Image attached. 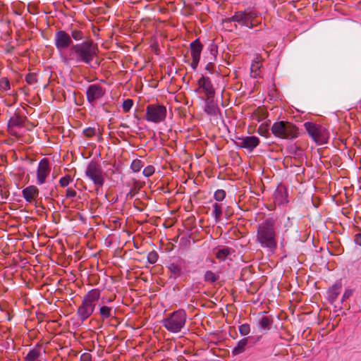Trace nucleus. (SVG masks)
I'll use <instances>...</instances> for the list:
<instances>
[{
	"label": "nucleus",
	"instance_id": "nucleus-1",
	"mask_svg": "<svg viewBox=\"0 0 361 361\" xmlns=\"http://www.w3.org/2000/svg\"><path fill=\"white\" fill-rule=\"evenodd\" d=\"M98 47L92 40H87L71 47L66 54H61V60L66 65L71 62L90 64L97 56Z\"/></svg>",
	"mask_w": 361,
	"mask_h": 361
},
{
	"label": "nucleus",
	"instance_id": "nucleus-2",
	"mask_svg": "<svg viewBox=\"0 0 361 361\" xmlns=\"http://www.w3.org/2000/svg\"><path fill=\"white\" fill-rule=\"evenodd\" d=\"M275 224L274 219L267 218L258 225L257 230V240L261 247L268 249L271 252H274L277 247Z\"/></svg>",
	"mask_w": 361,
	"mask_h": 361
},
{
	"label": "nucleus",
	"instance_id": "nucleus-3",
	"mask_svg": "<svg viewBox=\"0 0 361 361\" xmlns=\"http://www.w3.org/2000/svg\"><path fill=\"white\" fill-rule=\"evenodd\" d=\"M100 297L101 291L97 288L92 289L82 297L77 310V316L81 322L85 321L93 314Z\"/></svg>",
	"mask_w": 361,
	"mask_h": 361
},
{
	"label": "nucleus",
	"instance_id": "nucleus-4",
	"mask_svg": "<svg viewBox=\"0 0 361 361\" xmlns=\"http://www.w3.org/2000/svg\"><path fill=\"white\" fill-rule=\"evenodd\" d=\"M273 135L281 139L293 140L298 137L299 129L293 123L288 121L275 122L271 128Z\"/></svg>",
	"mask_w": 361,
	"mask_h": 361
},
{
	"label": "nucleus",
	"instance_id": "nucleus-5",
	"mask_svg": "<svg viewBox=\"0 0 361 361\" xmlns=\"http://www.w3.org/2000/svg\"><path fill=\"white\" fill-rule=\"evenodd\" d=\"M186 317L187 315L184 310H176L162 321L163 326L171 333H178L184 327Z\"/></svg>",
	"mask_w": 361,
	"mask_h": 361
},
{
	"label": "nucleus",
	"instance_id": "nucleus-6",
	"mask_svg": "<svg viewBox=\"0 0 361 361\" xmlns=\"http://www.w3.org/2000/svg\"><path fill=\"white\" fill-rule=\"evenodd\" d=\"M86 176L93 182L96 190L102 188L105 181V173L101 165L97 161H91L85 170Z\"/></svg>",
	"mask_w": 361,
	"mask_h": 361
},
{
	"label": "nucleus",
	"instance_id": "nucleus-7",
	"mask_svg": "<svg viewBox=\"0 0 361 361\" xmlns=\"http://www.w3.org/2000/svg\"><path fill=\"white\" fill-rule=\"evenodd\" d=\"M304 126L317 144L323 145L328 142L329 133L324 127L312 122L305 123Z\"/></svg>",
	"mask_w": 361,
	"mask_h": 361
},
{
	"label": "nucleus",
	"instance_id": "nucleus-8",
	"mask_svg": "<svg viewBox=\"0 0 361 361\" xmlns=\"http://www.w3.org/2000/svg\"><path fill=\"white\" fill-rule=\"evenodd\" d=\"M166 113V108L164 105L149 104L146 108L145 119L149 122L159 123L165 121Z\"/></svg>",
	"mask_w": 361,
	"mask_h": 361
},
{
	"label": "nucleus",
	"instance_id": "nucleus-9",
	"mask_svg": "<svg viewBox=\"0 0 361 361\" xmlns=\"http://www.w3.org/2000/svg\"><path fill=\"white\" fill-rule=\"evenodd\" d=\"M54 45L60 51L71 48L73 44L70 34L62 30L56 31L54 35Z\"/></svg>",
	"mask_w": 361,
	"mask_h": 361
},
{
	"label": "nucleus",
	"instance_id": "nucleus-10",
	"mask_svg": "<svg viewBox=\"0 0 361 361\" xmlns=\"http://www.w3.org/2000/svg\"><path fill=\"white\" fill-rule=\"evenodd\" d=\"M235 142L238 147L245 148L252 152L259 145L260 141L257 136L251 135L238 137Z\"/></svg>",
	"mask_w": 361,
	"mask_h": 361
},
{
	"label": "nucleus",
	"instance_id": "nucleus-11",
	"mask_svg": "<svg viewBox=\"0 0 361 361\" xmlns=\"http://www.w3.org/2000/svg\"><path fill=\"white\" fill-rule=\"evenodd\" d=\"M51 167L49 161L47 158L42 159L37 169V183L38 185H42L45 183L46 178L49 175Z\"/></svg>",
	"mask_w": 361,
	"mask_h": 361
},
{
	"label": "nucleus",
	"instance_id": "nucleus-12",
	"mask_svg": "<svg viewBox=\"0 0 361 361\" xmlns=\"http://www.w3.org/2000/svg\"><path fill=\"white\" fill-rule=\"evenodd\" d=\"M27 118L18 114H14L8 121V131L11 135L18 137L20 135L17 128H22L25 126Z\"/></svg>",
	"mask_w": 361,
	"mask_h": 361
},
{
	"label": "nucleus",
	"instance_id": "nucleus-13",
	"mask_svg": "<svg viewBox=\"0 0 361 361\" xmlns=\"http://www.w3.org/2000/svg\"><path fill=\"white\" fill-rule=\"evenodd\" d=\"M190 47L192 57L191 67L193 70H195L200 60L203 45L200 42V39H197L190 43Z\"/></svg>",
	"mask_w": 361,
	"mask_h": 361
},
{
	"label": "nucleus",
	"instance_id": "nucleus-14",
	"mask_svg": "<svg viewBox=\"0 0 361 361\" xmlns=\"http://www.w3.org/2000/svg\"><path fill=\"white\" fill-rule=\"evenodd\" d=\"M104 94L105 91L100 85L93 84L87 90V99L88 102L93 104L97 99H101Z\"/></svg>",
	"mask_w": 361,
	"mask_h": 361
},
{
	"label": "nucleus",
	"instance_id": "nucleus-15",
	"mask_svg": "<svg viewBox=\"0 0 361 361\" xmlns=\"http://www.w3.org/2000/svg\"><path fill=\"white\" fill-rule=\"evenodd\" d=\"M274 202L279 205L288 203V192L284 185H280L274 192Z\"/></svg>",
	"mask_w": 361,
	"mask_h": 361
},
{
	"label": "nucleus",
	"instance_id": "nucleus-16",
	"mask_svg": "<svg viewBox=\"0 0 361 361\" xmlns=\"http://www.w3.org/2000/svg\"><path fill=\"white\" fill-rule=\"evenodd\" d=\"M214 97H207L205 101L204 111L210 116H216L220 114L218 104L214 101Z\"/></svg>",
	"mask_w": 361,
	"mask_h": 361
},
{
	"label": "nucleus",
	"instance_id": "nucleus-17",
	"mask_svg": "<svg viewBox=\"0 0 361 361\" xmlns=\"http://www.w3.org/2000/svg\"><path fill=\"white\" fill-rule=\"evenodd\" d=\"M198 85L204 90L207 97H214L215 91L209 78L201 77L198 80Z\"/></svg>",
	"mask_w": 361,
	"mask_h": 361
},
{
	"label": "nucleus",
	"instance_id": "nucleus-18",
	"mask_svg": "<svg viewBox=\"0 0 361 361\" xmlns=\"http://www.w3.org/2000/svg\"><path fill=\"white\" fill-rule=\"evenodd\" d=\"M23 197L27 202H32L39 195V190L35 185H29L22 191Z\"/></svg>",
	"mask_w": 361,
	"mask_h": 361
},
{
	"label": "nucleus",
	"instance_id": "nucleus-19",
	"mask_svg": "<svg viewBox=\"0 0 361 361\" xmlns=\"http://www.w3.org/2000/svg\"><path fill=\"white\" fill-rule=\"evenodd\" d=\"M182 264H183V260L180 259V260H178V262L171 263L168 266V269H169L170 273H171V276H170L171 278L173 277L174 279H176V278L180 276V275L182 274V271H183Z\"/></svg>",
	"mask_w": 361,
	"mask_h": 361
},
{
	"label": "nucleus",
	"instance_id": "nucleus-20",
	"mask_svg": "<svg viewBox=\"0 0 361 361\" xmlns=\"http://www.w3.org/2000/svg\"><path fill=\"white\" fill-rule=\"evenodd\" d=\"M248 343V338H244L240 340L236 346L233 348L232 353L233 355H238L245 351L246 346Z\"/></svg>",
	"mask_w": 361,
	"mask_h": 361
},
{
	"label": "nucleus",
	"instance_id": "nucleus-21",
	"mask_svg": "<svg viewBox=\"0 0 361 361\" xmlns=\"http://www.w3.org/2000/svg\"><path fill=\"white\" fill-rule=\"evenodd\" d=\"M230 21L238 22L243 25L247 27L248 21L246 20V12L245 11H238L236 12L231 18H229Z\"/></svg>",
	"mask_w": 361,
	"mask_h": 361
},
{
	"label": "nucleus",
	"instance_id": "nucleus-22",
	"mask_svg": "<svg viewBox=\"0 0 361 361\" xmlns=\"http://www.w3.org/2000/svg\"><path fill=\"white\" fill-rule=\"evenodd\" d=\"M41 355L39 347L31 349L25 357V361H39V357Z\"/></svg>",
	"mask_w": 361,
	"mask_h": 361
},
{
	"label": "nucleus",
	"instance_id": "nucleus-23",
	"mask_svg": "<svg viewBox=\"0 0 361 361\" xmlns=\"http://www.w3.org/2000/svg\"><path fill=\"white\" fill-rule=\"evenodd\" d=\"M100 319L104 321L112 317V307L107 305H101L99 310Z\"/></svg>",
	"mask_w": 361,
	"mask_h": 361
},
{
	"label": "nucleus",
	"instance_id": "nucleus-24",
	"mask_svg": "<svg viewBox=\"0 0 361 361\" xmlns=\"http://www.w3.org/2000/svg\"><path fill=\"white\" fill-rule=\"evenodd\" d=\"M261 66L262 63L258 59L252 62L250 67L252 77L257 78L259 75Z\"/></svg>",
	"mask_w": 361,
	"mask_h": 361
},
{
	"label": "nucleus",
	"instance_id": "nucleus-25",
	"mask_svg": "<svg viewBox=\"0 0 361 361\" xmlns=\"http://www.w3.org/2000/svg\"><path fill=\"white\" fill-rule=\"evenodd\" d=\"M246 12V20L248 21V25L247 27L252 28L256 25L257 23L255 22V18L257 17V13L253 11H248Z\"/></svg>",
	"mask_w": 361,
	"mask_h": 361
},
{
	"label": "nucleus",
	"instance_id": "nucleus-26",
	"mask_svg": "<svg viewBox=\"0 0 361 361\" xmlns=\"http://www.w3.org/2000/svg\"><path fill=\"white\" fill-rule=\"evenodd\" d=\"M212 215L216 221H219L222 215L221 205L218 203H214L213 205Z\"/></svg>",
	"mask_w": 361,
	"mask_h": 361
},
{
	"label": "nucleus",
	"instance_id": "nucleus-27",
	"mask_svg": "<svg viewBox=\"0 0 361 361\" xmlns=\"http://www.w3.org/2000/svg\"><path fill=\"white\" fill-rule=\"evenodd\" d=\"M231 253V248L224 247L222 249H219L216 252V257L221 260H224L227 256H228Z\"/></svg>",
	"mask_w": 361,
	"mask_h": 361
},
{
	"label": "nucleus",
	"instance_id": "nucleus-28",
	"mask_svg": "<svg viewBox=\"0 0 361 361\" xmlns=\"http://www.w3.org/2000/svg\"><path fill=\"white\" fill-rule=\"evenodd\" d=\"M219 279V276L212 271H207L204 276V279L205 281L214 283L216 281Z\"/></svg>",
	"mask_w": 361,
	"mask_h": 361
},
{
	"label": "nucleus",
	"instance_id": "nucleus-29",
	"mask_svg": "<svg viewBox=\"0 0 361 361\" xmlns=\"http://www.w3.org/2000/svg\"><path fill=\"white\" fill-rule=\"evenodd\" d=\"M271 320L268 317H262L259 321V327L264 330H269Z\"/></svg>",
	"mask_w": 361,
	"mask_h": 361
},
{
	"label": "nucleus",
	"instance_id": "nucleus-30",
	"mask_svg": "<svg viewBox=\"0 0 361 361\" xmlns=\"http://www.w3.org/2000/svg\"><path fill=\"white\" fill-rule=\"evenodd\" d=\"M70 36L75 41L81 40L84 37L82 32L77 29H71Z\"/></svg>",
	"mask_w": 361,
	"mask_h": 361
},
{
	"label": "nucleus",
	"instance_id": "nucleus-31",
	"mask_svg": "<svg viewBox=\"0 0 361 361\" xmlns=\"http://www.w3.org/2000/svg\"><path fill=\"white\" fill-rule=\"evenodd\" d=\"M98 129L96 128L88 127L83 130V135L87 138H91L96 135Z\"/></svg>",
	"mask_w": 361,
	"mask_h": 361
},
{
	"label": "nucleus",
	"instance_id": "nucleus-32",
	"mask_svg": "<svg viewBox=\"0 0 361 361\" xmlns=\"http://www.w3.org/2000/svg\"><path fill=\"white\" fill-rule=\"evenodd\" d=\"M143 167V164L140 159H135L132 161L130 164V169L133 172H138Z\"/></svg>",
	"mask_w": 361,
	"mask_h": 361
},
{
	"label": "nucleus",
	"instance_id": "nucleus-33",
	"mask_svg": "<svg viewBox=\"0 0 361 361\" xmlns=\"http://www.w3.org/2000/svg\"><path fill=\"white\" fill-rule=\"evenodd\" d=\"M73 181V178L70 175H66L65 176L62 177L59 180V185L65 188L68 186L71 182Z\"/></svg>",
	"mask_w": 361,
	"mask_h": 361
},
{
	"label": "nucleus",
	"instance_id": "nucleus-34",
	"mask_svg": "<svg viewBox=\"0 0 361 361\" xmlns=\"http://www.w3.org/2000/svg\"><path fill=\"white\" fill-rule=\"evenodd\" d=\"M158 257L157 252L156 251H152L147 255V262L152 264H155L157 262Z\"/></svg>",
	"mask_w": 361,
	"mask_h": 361
},
{
	"label": "nucleus",
	"instance_id": "nucleus-35",
	"mask_svg": "<svg viewBox=\"0 0 361 361\" xmlns=\"http://www.w3.org/2000/svg\"><path fill=\"white\" fill-rule=\"evenodd\" d=\"M250 327L248 324H243L239 326V332L242 336H247L250 334Z\"/></svg>",
	"mask_w": 361,
	"mask_h": 361
},
{
	"label": "nucleus",
	"instance_id": "nucleus-36",
	"mask_svg": "<svg viewBox=\"0 0 361 361\" xmlns=\"http://www.w3.org/2000/svg\"><path fill=\"white\" fill-rule=\"evenodd\" d=\"M133 105L132 99H128L123 102L122 108L125 113L128 112Z\"/></svg>",
	"mask_w": 361,
	"mask_h": 361
},
{
	"label": "nucleus",
	"instance_id": "nucleus-37",
	"mask_svg": "<svg viewBox=\"0 0 361 361\" xmlns=\"http://www.w3.org/2000/svg\"><path fill=\"white\" fill-rule=\"evenodd\" d=\"M226 197V192L224 190H217L214 195L216 201H222Z\"/></svg>",
	"mask_w": 361,
	"mask_h": 361
},
{
	"label": "nucleus",
	"instance_id": "nucleus-38",
	"mask_svg": "<svg viewBox=\"0 0 361 361\" xmlns=\"http://www.w3.org/2000/svg\"><path fill=\"white\" fill-rule=\"evenodd\" d=\"M0 88L3 90H8L10 89V82L8 78H4L0 80Z\"/></svg>",
	"mask_w": 361,
	"mask_h": 361
},
{
	"label": "nucleus",
	"instance_id": "nucleus-39",
	"mask_svg": "<svg viewBox=\"0 0 361 361\" xmlns=\"http://www.w3.org/2000/svg\"><path fill=\"white\" fill-rule=\"evenodd\" d=\"M154 167L152 165H149L144 169L142 173L145 176L149 177L154 173Z\"/></svg>",
	"mask_w": 361,
	"mask_h": 361
},
{
	"label": "nucleus",
	"instance_id": "nucleus-40",
	"mask_svg": "<svg viewBox=\"0 0 361 361\" xmlns=\"http://www.w3.org/2000/svg\"><path fill=\"white\" fill-rule=\"evenodd\" d=\"M340 290H341V286L340 285H334L332 286L331 288V294H332V297L334 298H336L338 295L340 293Z\"/></svg>",
	"mask_w": 361,
	"mask_h": 361
},
{
	"label": "nucleus",
	"instance_id": "nucleus-41",
	"mask_svg": "<svg viewBox=\"0 0 361 361\" xmlns=\"http://www.w3.org/2000/svg\"><path fill=\"white\" fill-rule=\"evenodd\" d=\"M25 80L29 85L34 84L37 82L35 76L32 74H27L25 77Z\"/></svg>",
	"mask_w": 361,
	"mask_h": 361
},
{
	"label": "nucleus",
	"instance_id": "nucleus-42",
	"mask_svg": "<svg viewBox=\"0 0 361 361\" xmlns=\"http://www.w3.org/2000/svg\"><path fill=\"white\" fill-rule=\"evenodd\" d=\"M76 191L75 190H73V188H68L66 190V197L67 198H72V197H75L76 196Z\"/></svg>",
	"mask_w": 361,
	"mask_h": 361
},
{
	"label": "nucleus",
	"instance_id": "nucleus-43",
	"mask_svg": "<svg viewBox=\"0 0 361 361\" xmlns=\"http://www.w3.org/2000/svg\"><path fill=\"white\" fill-rule=\"evenodd\" d=\"M205 69L209 73H212L214 71V64L212 61L208 62L205 66Z\"/></svg>",
	"mask_w": 361,
	"mask_h": 361
},
{
	"label": "nucleus",
	"instance_id": "nucleus-44",
	"mask_svg": "<svg viewBox=\"0 0 361 361\" xmlns=\"http://www.w3.org/2000/svg\"><path fill=\"white\" fill-rule=\"evenodd\" d=\"M81 361H92L91 355L89 353H84L81 355Z\"/></svg>",
	"mask_w": 361,
	"mask_h": 361
},
{
	"label": "nucleus",
	"instance_id": "nucleus-45",
	"mask_svg": "<svg viewBox=\"0 0 361 361\" xmlns=\"http://www.w3.org/2000/svg\"><path fill=\"white\" fill-rule=\"evenodd\" d=\"M354 241L357 245L361 246V233H357L355 235Z\"/></svg>",
	"mask_w": 361,
	"mask_h": 361
},
{
	"label": "nucleus",
	"instance_id": "nucleus-46",
	"mask_svg": "<svg viewBox=\"0 0 361 361\" xmlns=\"http://www.w3.org/2000/svg\"><path fill=\"white\" fill-rule=\"evenodd\" d=\"M210 53L212 55L213 58L215 59L216 54L217 53L216 47L214 45H212L210 48Z\"/></svg>",
	"mask_w": 361,
	"mask_h": 361
},
{
	"label": "nucleus",
	"instance_id": "nucleus-47",
	"mask_svg": "<svg viewBox=\"0 0 361 361\" xmlns=\"http://www.w3.org/2000/svg\"><path fill=\"white\" fill-rule=\"evenodd\" d=\"M120 127L123 128H128V126L126 123H121Z\"/></svg>",
	"mask_w": 361,
	"mask_h": 361
},
{
	"label": "nucleus",
	"instance_id": "nucleus-48",
	"mask_svg": "<svg viewBox=\"0 0 361 361\" xmlns=\"http://www.w3.org/2000/svg\"><path fill=\"white\" fill-rule=\"evenodd\" d=\"M350 294V293H348V291H346V292L344 293L343 297H349Z\"/></svg>",
	"mask_w": 361,
	"mask_h": 361
},
{
	"label": "nucleus",
	"instance_id": "nucleus-49",
	"mask_svg": "<svg viewBox=\"0 0 361 361\" xmlns=\"http://www.w3.org/2000/svg\"><path fill=\"white\" fill-rule=\"evenodd\" d=\"M108 300H109V302H111V301H113V300H114V298H110Z\"/></svg>",
	"mask_w": 361,
	"mask_h": 361
}]
</instances>
